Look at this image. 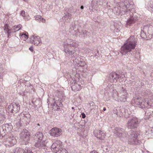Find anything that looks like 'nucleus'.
Instances as JSON below:
<instances>
[{"label": "nucleus", "instance_id": "c03bdc74", "mask_svg": "<svg viewBox=\"0 0 153 153\" xmlns=\"http://www.w3.org/2000/svg\"><path fill=\"white\" fill-rule=\"evenodd\" d=\"M87 33H88L87 32H86V31H85L83 32V33H84L86 34H87Z\"/></svg>", "mask_w": 153, "mask_h": 153}, {"label": "nucleus", "instance_id": "c9c22d12", "mask_svg": "<svg viewBox=\"0 0 153 153\" xmlns=\"http://www.w3.org/2000/svg\"><path fill=\"white\" fill-rule=\"evenodd\" d=\"M81 115L82 117L83 118H85L86 117L85 114L84 113H82Z\"/></svg>", "mask_w": 153, "mask_h": 153}, {"label": "nucleus", "instance_id": "bb28decb", "mask_svg": "<svg viewBox=\"0 0 153 153\" xmlns=\"http://www.w3.org/2000/svg\"><path fill=\"white\" fill-rule=\"evenodd\" d=\"M73 30H74V31H76L75 27V26L72 25L70 27L69 30L70 32H72Z\"/></svg>", "mask_w": 153, "mask_h": 153}, {"label": "nucleus", "instance_id": "9b49d317", "mask_svg": "<svg viewBox=\"0 0 153 153\" xmlns=\"http://www.w3.org/2000/svg\"><path fill=\"white\" fill-rule=\"evenodd\" d=\"M30 132L26 129H23L20 134V137L23 140V144L26 145L28 143L30 139Z\"/></svg>", "mask_w": 153, "mask_h": 153}, {"label": "nucleus", "instance_id": "8fccbe9b", "mask_svg": "<svg viewBox=\"0 0 153 153\" xmlns=\"http://www.w3.org/2000/svg\"><path fill=\"white\" fill-rule=\"evenodd\" d=\"M6 131H7V129L6 128H5Z\"/></svg>", "mask_w": 153, "mask_h": 153}, {"label": "nucleus", "instance_id": "a878e982", "mask_svg": "<svg viewBox=\"0 0 153 153\" xmlns=\"http://www.w3.org/2000/svg\"><path fill=\"white\" fill-rule=\"evenodd\" d=\"M56 101H56L54 102V104H53V106H55V105H56L58 107H61L62 105V104L61 102H59V104H57Z\"/></svg>", "mask_w": 153, "mask_h": 153}, {"label": "nucleus", "instance_id": "cd10ccee", "mask_svg": "<svg viewBox=\"0 0 153 153\" xmlns=\"http://www.w3.org/2000/svg\"><path fill=\"white\" fill-rule=\"evenodd\" d=\"M20 35L22 37L25 38L26 39H27L28 38L26 34V32H25V33L24 34L22 33H21Z\"/></svg>", "mask_w": 153, "mask_h": 153}, {"label": "nucleus", "instance_id": "79ce46f5", "mask_svg": "<svg viewBox=\"0 0 153 153\" xmlns=\"http://www.w3.org/2000/svg\"><path fill=\"white\" fill-rule=\"evenodd\" d=\"M80 8L82 10H83L84 9V7L83 6H81L80 7Z\"/></svg>", "mask_w": 153, "mask_h": 153}, {"label": "nucleus", "instance_id": "58836bf2", "mask_svg": "<svg viewBox=\"0 0 153 153\" xmlns=\"http://www.w3.org/2000/svg\"><path fill=\"white\" fill-rule=\"evenodd\" d=\"M29 50L31 51H33V48L32 47H30V48H29Z\"/></svg>", "mask_w": 153, "mask_h": 153}, {"label": "nucleus", "instance_id": "20e7f679", "mask_svg": "<svg viewBox=\"0 0 153 153\" xmlns=\"http://www.w3.org/2000/svg\"><path fill=\"white\" fill-rule=\"evenodd\" d=\"M136 43L135 36H131L121 47L120 53L122 55H125L132 51L135 49Z\"/></svg>", "mask_w": 153, "mask_h": 153}, {"label": "nucleus", "instance_id": "e433bc0d", "mask_svg": "<svg viewBox=\"0 0 153 153\" xmlns=\"http://www.w3.org/2000/svg\"><path fill=\"white\" fill-rule=\"evenodd\" d=\"M22 25H18L16 26V28H19L20 29L21 28Z\"/></svg>", "mask_w": 153, "mask_h": 153}, {"label": "nucleus", "instance_id": "f3484780", "mask_svg": "<svg viewBox=\"0 0 153 153\" xmlns=\"http://www.w3.org/2000/svg\"><path fill=\"white\" fill-rule=\"evenodd\" d=\"M94 136L100 140H103L106 136V133L102 131L95 130L93 132Z\"/></svg>", "mask_w": 153, "mask_h": 153}, {"label": "nucleus", "instance_id": "4468645a", "mask_svg": "<svg viewBox=\"0 0 153 153\" xmlns=\"http://www.w3.org/2000/svg\"><path fill=\"white\" fill-rule=\"evenodd\" d=\"M50 135L54 137L60 136L62 134V130L57 127H54L49 131Z\"/></svg>", "mask_w": 153, "mask_h": 153}, {"label": "nucleus", "instance_id": "4c0bfd02", "mask_svg": "<svg viewBox=\"0 0 153 153\" xmlns=\"http://www.w3.org/2000/svg\"><path fill=\"white\" fill-rule=\"evenodd\" d=\"M2 100L1 97H0V107L1 106L2 104Z\"/></svg>", "mask_w": 153, "mask_h": 153}, {"label": "nucleus", "instance_id": "1a4fd4ad", "mask_svg": "<svg viewBox=\"0 0 153 153\" xmlns=\"http://www.w3.org/2000/svg\"><path fill=\"white\" fill-rule=\"evenodd\" d=\"M118 99L121 102H125L128 97L127 91L123 87H121L118 93Z\"/></svg>", "mask_w": 153, "mask_h": 153}, {"label": "nucleus", "instance_id": "6ab92c4d", "mask_svg": "<svg viewBox=\"0 0 153 153\" xmlns=\"http://www.w3.org/2000/svg\"><path fill=\"white\" fill-rule=\"evenodd\" d=\"M104 3H106V0H93L91 2V4H93L94 6V8H97L96 6H99L103 4Z\"/></svg>", "mask_w": 153, "mask_h": 153}, {"label": "nucleus", "instance_id": "473e14b6", "mask_svg": "<svg viewBox=\"0 0 153 153\" xmlns=\"http://www.w3.org/2000/svg\"><path fill=\"white\" fill-rule=\"evenodd\" d=\"M5 127L6 128H8V127H9V128H10V129H11V124H5Z\"/></svg>", "mask_w": 153, "mask_h": 153}, {"label": "nucleus", "instance_id": "c85d7f7f", "mask_svg": "<svg viewBox=\"0 0 153 153\" xmlns=\"http://www.w3.org/2000/svg\"><path fill=\"white\" fill-rule=\"evenodd\" d=\"M18 28H16V26L15 25L12 28H11V29H13V30L14 31H13V33L15 32L16 31L19 30H20V29H17Z\"/></svg>", "mask_w": 153, "mask_h": 153}, {"label": "nucleus", "instance_id": "7ed1b4c3", "mask_svg": "<svg viewBox=\"0 0 153 153\" xmlns=\"http://www.w3.org/2000/svg\"><path fill=\"white\" fill-rule=\"evenodd\" d=\"M114 134L123 141L126 140L127 135H128V143L130 145H138L140 143V141L138 139L139 134L137 131L131 130L127 133L125 129L116 127L114 129Z\"/></svg>", "mask_w": 153, "mask_h": 153}, {"label": "nucleus", "instance_id": "a19ab883", "mask_svg": "<svg viewBox=\"0 0 153 153\" xmlns=\"http://www.w3.org/2000/svg\"><path fill=\"white\" fill-rule=\"evenodd\" d=\"M125 77V76L124 75H123V74L121 75V76H120V77H119V78H120L121 77H122V78H123V77Z\"/></svg>", "mask_w": 153, "mask_h": 153}, {"label": "nucleus", "instance_id": "ddd939ff", "mask_svg": "<svg viewBox=\"0 0 153 153\" xmlns=\"http://www.w3.org/2000/svg\"><path fill=\"white\" fill-rule=\"evenodd\" d=\"M20 109V105L18 103L13 102L8 106V111L13 113H16Z\"/></svg>", "mask_w": 153, "mask_h": 153}, {"label": "nucleus", "instance_id": "09e8293b", "mask_svg": "<svg viewBox=\"0 0 153 153\" xmlns=\"http://www.w3.org/2000/svg\"><path fill=\"white\" fill-rule=\"evenodd\" d=\"M139 54V52H138L137 54Z\"/></svg>", "mask_w": 153, "mask_h": 153}, {"label": "nucleus", "instance_id": "ea45409f", "mask_svg": "<svg viewBox=\"0 0 153 153\" xmlns=\"http://www.w3.org/2000/svg\"><path fill=\"white\" fill-rule=\"evenodd\" d=\"M90 153H98L97 152L95 151H92Z\"/></svg>", "mask_w": 153, "mask_h": 153}, {"label": "nucleus", "instance_id": "412c9836", "mask_svg": "<svg viewBox=\"0 0 153 153\" xmlns=\"http://www.w3.org/2000/svg\"><path fill=\"white\" fill-rule=\"evenodd\" d=\"M71 87L72 90L75 91H79L81 89L80 85L79 84H78L75 82L71 84Z\"/></svg>", "mask_w": 153, "mask_h": 153}, {"label": "nucleus", "instance_id": "dca6fc26", "mask_svg": "<svg viewBox=\"0 0 153 153\" xmlns=\"http://www.w3.org/2000/svg\"><path fill=\"white\" fill-rule=\"evenodd\" d=\"M30 42L36 45H41V40L40 37L35 35H32L30 37Z\"/></svg>", "mask_w": 153, "mask_h": 153}, {"label": "nucleus", "instance_id": "f704fd0d", "mask_svg": "<svg viewBox=\"0 0 153 153\" xmlns=\"http://www.w3.org/2000/svg\"><path fill=\"white\" fill-rule=\"evenodd\" d=\"M150 7L151 8H153V1H151L150 3Z\"/></svg>", "mask_w": 153, "mask_h": 153}, {"label": "nucleus", "instance_id": "c756f323", "mask_svg": "<svg viewBox=\"0 0 153 153\" xmlns=\"http://www.w3.org/2000/svg\"><path fill=\"white\" fill-rule=\"evenodd\" d=\"M4 132V130L2 126H0V136L1 135L3 134V132Z\"/></svg>", "mask_w": 153, "mask_h": 153}, {"label": "nucleus", "instance_id": "f03ea898", "mask_svg": "<svg viewBox=\"0 0 153 153\" xmlns=\"http://www.w3.org/2000/svg\"><path fill=\"white\" fill-rule=\"evenodd\" d=\"M78 42L75 40L70 39H67L64 42L63 47L65 53L70 55H73L71 57V60L75 64H77L78 66L83 67L86 63L83 59L77 56L75 53L76 51L75 48L78 47Z\"/></svg>", "mask_w": 153, "mask_h": 153}, {"label": "nucleus", "instance_id": "37998d69", "mask_svg": "<svg viewBox=\"0 0 153 153\" xmlns=\"http://www.w3.org/2000/svg\"><path fill=\"white\" fill-rule=\"evenodd\" d=\"M2 73L1 72H0V78H1L2 77Z\"/></svg>", "mask_w": 153, "mask_h": 153}, {"label": "nucleus", "instance_id": "423d86ee", "mask_svg": "<svg viewBox=\"0 0 153 153\" xmlns=\"http://www.w3.org/2000/svg\"><path fill=\"white\" fill-rule=\"evenodd\" d=\"M18 119L19 121L18 122L16 121L14 122L15 125L14 127H15L18 129L20 127L22 126H25L27 125L30 121V119L28 118L25 115L22 113H21L18 117Z\"/></svg>", "mask_w": 153, "mask_h": 153}, {"label": "nucleus", "instance_id": "5701e85b", "mask_svg": "<svg viewBox=\"0 0 153 153\" xmlns=\"http://www.w3.org/2000/svg\"><path fill=\"white\" fill-rule=\"evenodd\" d=\"M5 117L4 112H1L0 113V122H1L5 119Z\"/></svg>", "mask_w": 153, "mask_h": 153}, {"label": "nucleus", "instance_id": "72a5a7b5", "mask_svg": "<svg viewBox=\"0 0 153 153\" xmlns=\"http://www.w3.org/2000/svg\"><path fill=\"white\" fill-rule=\"evenodd\" d=\"M24 19L26 20H28L30 19V17L29 16H25Z\"/></svg>", "mask_w": 153, "mask_h": 153}, {"label": "nucleus", "instance_id": "7c9ffc66", "mask_svg": "<svg viewBox=\"0 0 153 153\" xmlns=\"http://www.w3.org/2000/svg\"><path fill=\"white\" fill-rule=\"evenodd\" d=\"M152 128H149L148 131L146 130V133L148 134H151L152 133Z\"/></svg>", "mask_w": 153, "mask_h": 153}, {"label": "nucleus", "instance_id": "b1692460", "mask_svg": "<svg viewBox=\"0 0 153 153\" xmlns=\"http://www.w3.org/2000/svg\"><path fill=\"white\" fill-rule=\"evenodd\" d=\"M56 95L58 96V97L59 99L58 100V101H61V100H62V98L63 97V94H62V92L60 91L58 92L57 93Z\"/></svg>", "mask_w": 153, "mask_h": 153}, {"label": "nucleus", "instance_id": "2f4dec72", "mask_svg": "<svg viewBox=\"0 0 153 153\" xmlns=\"http://www.w3.org/2000/svg\"><path fill=\"white\" fill-rule=\"evenodd\" d=\"M25 13V11L23 10L21 12V15L24 18L25 16H26Z\"/></svg>", "mask_w": 153, "mask_h": 153}, {"label": "nucleus", "instance_id": "39448f33", "mask_svg": "<svg viewBox=\"0 0 153 153\" xmlns=\"http://www.w3.org/2000/svg\"><path fill=\"white\" fill-rule=\"evenodd\" d=\"M43 137V133L40 131L37 132L33 135V138L36 141L35 144L36 147L40 149L45 146L47 142L45 140H42Z\"/></svg>", "mask_w": 153, "mask_h": 153}, {"label": "nucleus", "instance_id": "6e6552de", "mask_svg": "<svg viewBox=\"0 0 153 153\" xmlns=\"http://www.w3.org/2000/svg\"><path fill=\"white\" fill-rule=\"evenodd\" d=\"M140 122L139 120L137 118L133 117L128 120V128L134 129L137 127Z\"/></svg>", "mask_w": 153, "mask_h": 153}, {"label": "nucleus", "instance_id": "f8f14e48", "mask_svg": "<svg viewBox=\"0 0 153 153\" xmlns=\"http://www.w3.org/2000/svg\"><path fill=\"white\" fill-rule=\"evenodd\" d=\"M16 143L15 137L12 135H10L4 142V144L7 147H10L14 146Z\"/></svg>", "mask_w": 153, "mask_h": 153}, {"label": "nucleus", "instance_id": "4be33fe9", "mask_svg": "<svg viewBox=\"0 0 153 153\" xmlns=\"http://www.w3.org/2000/svg\"><path fill=\"white\" fill-rule=\"evenodd\" d=\"M34 18L36 21L39 22H42V23L45 22V20L39 15H37L34 16Z\"/></svg>", "mask_w": 153, "mask_h": 153}, {"label": "nucleus", "instance_id": "2eb2a0df", "mask_svg": "<svg viewBox=\"0 0 153 153\" xmlns=\"http://www.w3.org/2000/svg\"><path fill=\"white\" fill-rule=\"evenodd\" d=\"M69 10H71V12H67L65 13L64 16L62 18V19L63 20L64 22H69L72 19V13H74L72 7H70Z\"/></svg>", "mask_w": 153, "mask_h": 153}, {"label": "nucleus", "instance_id": "de8ad7c7", "mask_svg": "<svg viewBox=\"0 0 153 153\" xmlns=\"http://www.w3.org/2000/svg\"><path fill=\"white\" fill-rule=\"evenodd\" d=\"M37 125L38 126H39V124H37Z\"/></svg>", "mask_w": 153, "mask_h": 153}, {"label": "nucleus", "instance_id": "f257e3e1", "mask_svg": "<svg viewBox=\"0 0 153 153\" xmlns=\"http://www.w3.org/2000/svg\"><path fill=\"white\" fill-rule=\"evenodd\" d=\"M118 7H115L113 10L117 15H121L129 13L130 15L127 20L126 26H130L134 24L138 19V17L134 16L133 12L134 11V6L132 0H121L118 4Z\"/></svg>", "mask_w": 153, "mask_h": 153}, {"label": "nucleus", "instance_id": "9d476101", "mask_svg": "<svg viewBox=\"0 0 153 153\" xmlns=\"http://www.w3.org/2000/svg\"><path fill=\"white\" fill-rule=\"evenodd\" d=\"M60 141L57 140L51 146V150L54 153H66V151L63 149H60Z\"/></svg>", "mask_w": 153, "mask_h": 153}, {"label": "nucleus", "instance_id": "a18cd8bd", "mask_svg": "<svg viewBox=\"0 0 153 153\" xmlns=\"http://www.w3.org/2000/svg\"><path fill=\"white\" fill-rule=\"evenodd\" d=\"M106 110V109L104 107L103 108V110L104 111H105Z\"/></svg>", "mask_w": 153, "mask_h": 153}, {"label": "nucleus", "instance_id": "aec40b11", "mask_svg": "<svg viewBox=\"0 0 153 153\" xmlns=\"http://www.w3.org/2000/svg\"><path fill=\"white\" fill-rule=\"evenodd\" d=\"M4 32L6 33L7 34V36L8 37L10 36V33H12L13 31H14L13 30V29H11V28L10 27L9 24H5L4 27Z\"/></svg>", "mask_w": 153, "mask_h": 153}, {"label": "nucleus", "instance_id": "49530a36", "mask_svg": "<svg viewBox=\"0 0 153 153\" xmlns=\"http://www.w3.org/2000/svg\"><path fill=\"white\" fill-rule=\"evenodd\" d=\"M116 114H117V115H118V112H117V113H116Z\"/></svg>", "mask_w": 153, "mask_h": 153}, {"label": "nucleus", "instance_id": "0eeeda50", "mask_svg": "<svg viewBox=\"0 0 153 153\" xmlns=\"http://www.w3.org/2000/svg\"><path fill=\"white\" fill-rule=\"evenodd\" d=\"M132 102L134 104L135 106L142 108L147 107V99L142 98H134L132 100Z\"/></svg>", "mask_w": 153, "mask_h": 153}, {"label": "nucleus", "instance_id": "a211bd4d", "mask_svg": "<svg viewBox=\"0 0 153 153\" xmlns=\"http://www.w3.org/2000/svg\"><path fill=\"white\" fill-rule=\"evenodd\" d=\"M119 76L115 72L111 73L109 75V80L111 82H116L117 80L119 79Z\"/></svg>", "mask_w": 153, "mask_h": 153}, {"label": "nucleus", "instance_id": "393cba45", "mask_svg": "<svg viewBox=\"0 0 153 153\" xmlns=\"http://www.w3.org/2000/svg\"><path fill=\"white\" fill-rule=\"evenodd\" d=\"M147 107L149 108V106H153V99L148 100L147 99Z\"/></svg>", "mask_w": 153, "mask_h": 153}]
</instances>
